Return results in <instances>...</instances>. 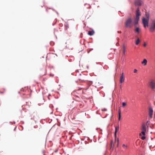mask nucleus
I'll return each instance as SVG.
<instances>
[{"label": "nucleus", "instance_id": "nucleus-2", "mask_svg": "<svg viewBox=\"0 0 155 155\" xmlns=\"http://www.w3.org/2000/svg\"><path fill=\"white\" fill-rule=\"evenodd\" d=\"M133 22L134 21L132 22V19L131 18H128L125 23V27L130 28L133 27L134 25L135 26L136 25H135L133 23Z\"/></svg>", "mask_w": 155, "mask_h": 155}, {"label": "nucleus", "instance_id": "nucleus-26", "mask_svg": "<svg viewBox=\"0 0 155 155\" xmlns=\"http://www.w3.org/2000/svg\"><path fill=\"white\" fill-rule=\"evenodd\" d=\"M118 33H121V31H118Z\"/></svg>", "mask_w": 155, "mask_h": 155}, {"label": "nucleus", "instance_id": "nucleus-19", "mask_svg": "<svg viewBox=\"0 0 155 155\" xmlns=\"http://www.w3.org/2000/svg\"><path fill=\"white\" fill-rule=\"evenodd\" d=\"M146 132V131L142 130L141 133L143 136H145V132Z\"/></svg>", "mask_w": 155, "mask_h": 155}, {"label": "nucleus", "instance_id": "nucleus-3", "mask_svg": "<svg viewBox=\"0 0 155 155\" xmlns=\"http://www.w3.org/2000/svg\"><path fill=\"white\" fill-rule=\"evenodd\" d=\"M136 16L134 19L133 23L135 25H137L138 23V21L139 20L140 16V11L139 8H138L136 11Z\"/></svg>", "mask_w": 155, "mask_h": 155}, {"label": "nucleus", "instance_id": "nucleus-25", "mask_svg": "<svg viewBox=\"0 0 155 155\" xmlns=\"http://www.w3.org/2000/svg\"><path fill=\"white\" fill-rule=\"evenodd\" d=\"M117 142H118V143H117V146H118V143H119V140L118 139L117 140Z\"/></svg>", "mask_w": 155, "mask_h": 155}, {"label": "nucleus", "instance_id": "nucleus-10", "mask_svg": "<svg viewBox=\"0 0 155 155\" xmlns=\"http://www.w3.org/2000/svg\"><path fill=\"white\" fill-rule=\"evenodd\" d=\"M124 76H120V83H123L124 81Z\"/></svg>", "mask_w": 155, "mask_h": 155}, {"label": "nucleus", "instance_id": "nucleus-22", "mask_svg": "<svg viewBox=\"0 0 155 155\" xmlns=\"http://www.w3.org/2000/svg\"><path fill=\"white\" fill-rule=\"evenodd\" d=\"M137 71V70L136 69H134V73H136Z\"/></svg>", "mask_w": 155, "mask_h": 155}, {"label": "nucleus", "instance_id": "nucleus-6", "mask_svg": "<svg viewBox=\"0 0 155 155\" xmlns=\"http://www.w3.org/2000/svg\"><path fill=\"white\" fill-rule=\"evenodd\" d=\"M149 85L150 87L152 89H155V82L153 81H151L149 83Z\"/></svg>", "mask_w": 155, "mask_h": 155}, {"label": "nucleus", "instance_id": "nucleus-15", "mask_svg": "<svg viewBox=\"0 0 155 155\" xmlns=\"http://www.w3.org/2000/svg\"><path fill=\"white\" fill-rule=\"evenodd\" d=\"M140 40L139 38H138L136 41L135 44L136 45H138L140 43Z\"/></svg>", "mask_w": 155, "mask_h": 155}, {"label": "nucleus", "instance_id": "nucleus-1", "mask_svg": "<svg viewBox=\"0 0 155 155\" xmlns=\"http://www.w3.org/2000/svg\"><path fill=\"white\" fill-rule=\"evenodd\" d=\"M145 16L146 18L143 17L142 18V22L145 28L148 26L149 17V15L147 13L146 14Z\"/></svg>", "mask_w": 155, "mask_h": 155}, {"label": "nucleus", "instance_id": "nucleus-13", "mask_svg": "<svg viewBox=\"0 0 155 155\" xmlns=\"http://www.w3.org/2000/svg\"><path fill=\"white\" fill-rule=\"evenodd\" d=\"M118 115H119L118 120H120V118H121V110H120V109H119V110L118 111Z\"/></svg>", "mask_w": 155, "mask_h": 155}, {"label": "nucleus", "instance_id": "nucleus-14", "mask_svg": "<svg viewBox=\"0 0 155 155\" xmlns=\"http://www.w3.org/2000/svg\"><path fill=\"white\" fill-rule=\"evenodd\" d=\"M123 56H125V47L124 45H123Z\"/></svg>", "mask_w": 155, "mask_h": 155}, {"label": "nucleus", "instance_id": "nucleus-23", "mask_svg": "<svg viewBox=\"0 0 155 155\" xmlns=\"http://www.w3.org/2000/svg\"><path fill=\"white\" fill-rule=\"evenodd\" d=\"M146 45H147L145 43H144L143 45V46L144 47H145V46H146Z\"/></svg>", "mask_w": 155, "mask_h": 155}, {"label": "nucleus", "instance_id": "nucleus-18", "mask_svg": "<svg viewBox=\"0 0 155 155\" xmlns=\"http://www.w3.org/2000/svg\"><path fill=\"white\" fill-rule=\"evenodd\" d=\"M150 122L149 121H147L146 123V125L148 128L149 127V125L150 124Z\"/></svg>", "mask_w": 155, "mask_h": 155}, {"label": "nucleus", "instance_id": "nucleus-24", "mask_svg": "<svg viewBox=\"0 0 155 155\" xmlns=\"http://www.w3.org/2000/svg\"><path fill=\"white\" fill-rule=\"evenodd\" d=\"M121 76H124V73L123 72L121 74Z\"/></svg>", "mask_w": 155, "mask_h": 155}, {"label": "nucleus", "instance_id": "nucleus-8", "mask_svg": "<svg viewBox=\"0 0 155 155\" xmlns=\"http://www.w3.org/2000/svg\"><path fill=\"white\" fill-rule=\"evenodd\" d=\"M141 129L142 130L146 131V126L145 124H142Z\"/></svg>", "mask_w": 155, "mask_h": 155}, {"label": "nucleus", "instance_id": "nucleus-7", "mask_svg": "<svg viewBox=\"0 0 155 155\" xmlns=\"http://www.w3.org/2000/svg\"><path fill=\"white\" fill-rule=\"evenodd\" d=\"M153 111L151 108H150L149 109V115L150 119L152 117Z\"/></svg>", "mask_w": 155, "mask_h": 155}, {"label": "nucleus", "instance_id": "nucleus-17", "mask_svg": "<svg viewBox=\"0 0 155 155\" xmlns=\"http://www.w3.org/2000/svg\"><path fill=\"white\" fill-rule=\"evenodd\" d=\"M122 147L124 149H126L127 148V146L125 145V144H123L122 145Z\"/></svg>", "mask_w": 155, "mask_h": 155}, {"label": "nucleus", "instance_id": "nucleus-27", "mask_svg": "<svg viewBox=\"0 0 155 155\" xmlns=\"http://www.w3.org/2000/svg\"><path fill=\"white\" fill-rule=\"evenodd\" d=\"M140 135H141V134H140Z\"/></svg>", "mask_w": 155, "mask_h": 155}, {"label": "nucleus", "instance_id": "nucleus-20", "mask_svg": "<svg viewBox=\"0 0 155 155\" xmlns=\"http://www.w3.org/2000/svg\"><path fill=\"white\" fill-rule=\"evenodd\" d=\"M127 105V104L125 102H123L122 103V107H124Z\"/></svg>", "mask_w": 155, "mask_h": 155}, {"label": "nucleus", "instance_id": "nucleus-21", "mask_svg": "<svg viewBox=\"0 0 155 155\" xmlns=\"http://www.w3.org/2000/svg\"><path fill=\"white\" fill-rule=\"evenodd\" d=\"M146 137L144 136H143L141 138V139L143 140H144L145 139Z\"/></svg>", "mask_w": 155, "mask_h": 155}, {"label": "nucleus", "instance_id": "nucleus-9", "mask_svg": "<svg viewBox=\"0 0 155 155\" xmlns=\"http://www.w3.org/2000/svg\"><path fill=\"white\" fill-rule=\"evenodd\" d=\"M119 130V127L118 125L117 126L115 127V131L114 133V135L115 137L116 136L117 133V131H118Z\"/></svg>", "mask_w": 155, "mask_h": 155}, {"label": "nucleus", "instance_id": "nucleus-4", "mask_svg": "<svg viewBox=\"0 0 155 155\" xmlns=\"http://www.w3.org/2000/svg\"><path fill=\"white\" fill-rule=\"evenodd\" d=\"M155 30V21H152L150 28V32H153Z\"/></svg>", "mask_w": 155, "mask_h": 155}, {"label": "nucleus", "instance_id": "nucleus-16", "mask_svg": "<svg viewBox=\"0 0 155 155\" xmlns=\"http://www.w3.org/2000/svg\"><path fill=\"white\" fill-rule=\"evenodd\" d=\"M135 31L138 34H139L140 32V29L139 28H136L135 29Z\"/></svg>", "mask_w": 155, "mask_h": 155}, {"label": "nucleus", "instance_id": "nucleus-5", "mask_svg": "<svg viewBox=\"0 0 155 155\" xmlns=\"http://www.w3.org/2000/svg\"><path fill=\"white\" fill-rule=\"evenodd\" d=\"M143 3V2L141 0H136L135 2V4L137 6H140Z\"/></svg>", "mask_w": 155, "mask_h": 155}, {"label": "nucleus", "instance_id": "nucleus-11", "mask_svg": "<svg viewBox=\"0 0 155 155\" xmlns=\"http://www.w3.org/2000/svg\"><path fill=\"white\" fill-rule=\"evenodd\" d=\"M147 61L146 59H144L143 60V61H142L141 64H144V66L146 65L147 64Z\"/></svg>", "mask_w": 155, "mask_h": 155}, {"label": "nucleus", "instance_id": "nucleus-12", "mask_svg": "<svg viewBox=\"0 0 155 155\" xmlns=\"http://www.w3.org/2000/svg\"><path fill=\"white\" fill-rule=\"evenodd\" d=\"M94 33V32L93 30L91 31H89L88 32V34L91 36L93 35Z\"/></svg>", "mask_w": 155, "mask_h": 155}]
</instances>
